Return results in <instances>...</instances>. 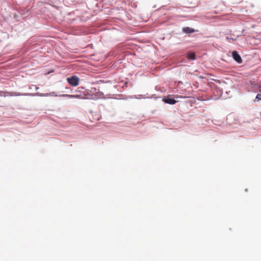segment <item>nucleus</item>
<instances>
[{
    "instance_id": "nucleus-5",
    "label": "nucleus",
    "mask_w": 261,
    "mask_h": 261,
    "mask_svg": "<svg viewBox=\"0 0 261 261\" xmlns=\"http://www.w3.org/2000/svg\"><path fill=\"white\" fill-rule=\"evenodd\" d=\"M187 58L191 60H195L196 55L194 53H190L187 55Z\"/></svg>"
},
{
    "instance_id": "nucleus-3",
    "label": "nucleus",
    "mask_w": 261,
    "mask_h": 261,
    "mask_svg": "<svg viewBox=\"0 0 261 261\" xmlns=\"http://www.w3.org/2000/svg\"><path fill=\"white\" fill-rule=\"evenodd\" d=\"M164 101H165V102L170 105H173L176 102V101L174 99L171 98L169 96H167V97L165 98L164 99Z\"/></svg>"
},
{
    "instance_id": "nucleus-4",
    "label": "nucleus",
    "mask_w": 261,
    "mask_h": 261,
    "mask_svg": "<svg viewBox=\"0 0 261 261\" xmlns=\"http://www.w3.org/2000/svg\"><path fill=\"white\" fill-rule=\"evenodd\" d=\"M196 31L190 27H185L182 29V32L186 34H191L195 32Z\"/></svg>"
},
{
    "instance_id": "nucleus-8",
    "label": "nucleus",
    "mask_w": 261,
    "mask_h": 261,
    "mask_svg": "<svg viewBox=\"0 0 261 261\" xmlns=\"http://www.w3.org/2000/svg\"><path fill=\"white\" fill-rule=\"evenodd\" d=\"M258 89L259 92V93H261V83L259 84L258 86Z\"/></svg>"
},
{
    "instance_id": "nucleus-2",
    "label": "nucleus",
    "mask_w": 261,
    "mask_h": 261,
    "mask_svg": "<svg viewBox=\"0 0 261 261\" xmlns=\"http://www.w3.org/2000/svg\"><path fill=\"white\" fill-rule=\"evenodd\" d=\"M233 59L239 63L242 62V59L237 51H233L232 53Z\"/></svg>"
},
{
    "instance_id": "nucleus-10",
    "label": "nucleus",
    "mask_w": 261,
    "mask_h": 261,
    "mask_svg": "<svg viewBox=\"0 0 261 261\" xmlns=\"http://www.w3.org/2000/svg\"><path fill=\"white\" fill-rule=\"evenodd\" d=\"M5 93V92L2 91H0V96H3V94H4Z\"/></svg>"
},
{
    "instance_id": "nucleus-1",
    "label": "nucleus",
    "mask_w": 261,
    "mask_h": 261,
    "mask_svg": "<svg viewBox=\"0 0 261 261\" xmlns=\"http://www.w3.org/2000/svg\"><path fill=\"white\" fill-rule=\"evenodd\" d=\"M67 81L70 85L74 87L78 86L80 82L79 78L75 75L68 77Z\"/></svg>"
},
{
    "instance_id": "nucleus-6",
    "label": "nucleus",
    "mask_w": 261,
    "mask_h": 261,
    "mask_svg": "<svg viewBox=\"0 0 261 261\" xmlns=\"http://www.w3.org/2000/svg\"><path fill=\"white\" fill-rule=\"evenodd\" d=\"M64 96L68 97L69 98H80V95H69V94H65L63 95Z\"/></svg>"
},
{
    "instance_id": "nucleus-9",
    "label": "nucleus",
    "mask_w": 261,
    "mask_h": 261,
    "mask_svg": "<svg viewBox=\"0 0 261 261\" xmlns=\"http://www.w3.org/2000/svg\"><path fill=\"white\" fill-rule=\"evenodd\" d=\"M226 39L228 40H236V39H233V38H230L229 37H226Z\"/></svg>"
},
{
    "instance_id": "nucleus-7",
    "label": "nucleus",
    "mask_w": 261,
    "mask_h": 261,
    "mask_svg": "<svg viewBox=\"0 0 261 261\" xmlns=\"http://www.w3.org/2000/svg\"><path fill=\"white\" fill-rule=\"evenodd\" d=\"M255 99L258 100H261V93L257 94Z\"/></svg>"
}]
</instances>
